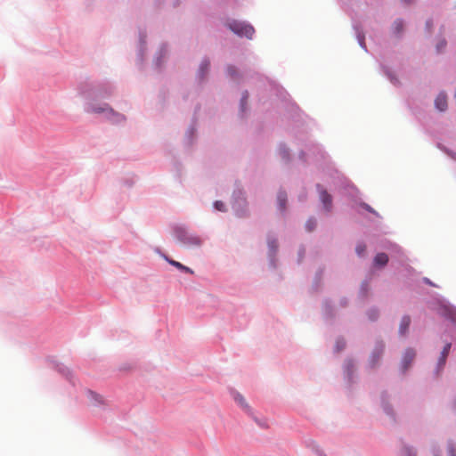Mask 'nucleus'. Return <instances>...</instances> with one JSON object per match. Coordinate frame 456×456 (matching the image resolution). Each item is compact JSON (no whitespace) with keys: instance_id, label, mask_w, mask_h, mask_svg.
I'll return each mask as SVG.
<instances>
[{"instance_id":"nucleus-20","label":"nucleus","mask_w":456,"mask_h":456,"mask_svg":"<svg viewBox=\"0 0 456 456\" xmlns=\"http://www.w3.org/2000/svg\"><path fill=\"white\" fill-rule=\"evenodd\" d=\"M228 73L232 77H234L237 73L236 68L232 66L228 67Z\"/></svg>"},{"instance_id":"nucleus-30","label":"nucleus","mask_w":456,"mask_h":456,"mask_svg":"<svg viewBox=\"0 0 456 456\" xmlns=\"http://www.w3.org/2000/svg\"><path fill=\"white\" fill-rule=\"evenodd\" d=\"M447 356H448L447 354H441V355H440V357H444V358H445V359H447Z\"/></svg>"},{"instance_id":"nucleus-3","label":"nucleus","mask_w":456,"mask_h":456,"mask_svg":"<svg viewBox=\"0 0 456 456\" xmlns=\"http://www.w3.org/2000/svg\"><path fill=\"white\" fill-rule=\"evenodd\" d=\"M227 26L233 33L240 37H246L248 39H251L255 33L254 28L245 22L232 20L228 22Z\"/></svg>"},{"instance_id":"nucleus-11","label":"nucleus","mask_w":456,"mask_h":456,"mask_svg":"<svg viewBox=\"0 0 456 456\" xmlns=\"http://www.w3.org/2000/svg\"><path fill=\"white\" fill-rule=\"evenodd\" d=\"M233 398L242 408L247 410L249 409L245 398L240 394L233 393Z\"/></svg>"},{"instance_id":"nucleus-4","label":"nucleus","mask_w":456,"mask_h":456,"mask_svg":"<svg viewBox=\"0 0 456 456\" xmlns=\"http://www.w3.org/2000/svg\"><path fill=\"white\" fill-rule=\"evenodd\" d=\"M415 356H416V352L413 349L408 348L405 351L403 360H402V368H403V371H405L411 366Z\"/></svg>"},{"instance_id":"nucleus-17","label":"nucleus","mask_w":456,"mask_h":456,"mask_svg":"<svg viewBox=\"0 0 456 456\" xmlns=\"http://www.w3.org/2000/svg\"><path fill=\"white\" fill-rule=\"evenodd\" d=\"M215 208L219 211H224V204L222 201H216L215 202Z\"/></svg>"},{"instance_id":"nucleus-25","label":"nucleus","mask_w":456,"mask_h":456,"mask_svg":"<svg viewBox=\"0 0 456 456\" xmlns=\"http://www.w3.org/2000/svg\"><path fill=\"white\" fill-rule=\"evenodd\" d=\"M449 452L451 456H455V449L452 446L449 448Z\"/></svg>"},{"instance_id":"nucleus-9","label":"nucleus","mask_w":456,"mask_h":456,"mask_svg":"<svg viewBox=\"0 0 456 456\" xmlns=\"http://www.w3.org/2000/svg\"><path fill=\"white\" fill-rule=\"evenodd\" d=\"M388 262V256L385 253H379L374 257V265L376 266H385Z\"/></svg>"},{"instance_id":"nucleus-16","label":"nucleus","mask_w":456,"mask_h":456,"mask_svg":"<svg viewBox=\"0 0 456 456\" xmlns=\"http://www.w3.org/2000/svg\"><path fill=\"white\" fill-rule=\"evenodd\" d=\"M316 226V222L315 220L314 219H309L306 224H305V227L307 229L308 232H312L314 231V229L315 228Z\"/></svg>"},{"instance_id":"nucleus-22","label":"nucleus","mask_w":456,"mask_h":456,"mask_svg":"<svg viewBox=\"0 0 456 456\" xmlns=\"http://www.w3.org/2000/svg\"><path fill=\"white\" fill-rule=\"evenodd\" d=\"M445 362H446V359L444 358V357H439V360H438V368L442 369L444 365H445Z\"/></svg>"},{"instance_id":"nucleus-33","label":"nucleus","mask_w":456,"mask_h":456,"mask_svg":"<svg viewBox=\"0 0 456 456\" xmlns=\"http://www.w3.org/2000/svg\"><path fill=\"white\" fill-rule=\"evenodd\" d=\"M262 427L268 428V426L266 424H263Z\"/></svg>"},{"instance_id":"nucleus-27","label":"nucleus","mask_w":456,"mask_h":456,"mask_svg":"<svg viewBox=\"0 0 456 456\" xmlns=\"http://www.w3.org/2000/svg\"><path fill=\"white\" fill-rule=\"evenodd\" d=\"M424 281H425L427 284H428V285L435 286V285L432 283V281H431L430 280H428V278H425V279H424Z\"/></svg>"},{"instance_id":"nucleus-15","label":"nucleus","mask_w":456,"mask_h":456,"mask_svg":"<svg viewBox=\"0 0 456 456\" xmlns=\"http://www.w3.org/2000/svg\"><path fill=\"white\" fill-rule=\"evenodd\" d=\"M355 250H356V253H357V255H358V256H363V255H364V252H365V250H366V246H365V244H363V243H359V244L356 246Z\"/></svg>"},{"instance_id":"nucleus-14","label":"nucleus","mask_w":456,"mask_h":456,"mask_svg":"<svg viewBox=\"0 0 456 456\" xmlns=\"http://www.w3.org/2000/svg\"><path fill=\"white\" fill-rule=\"evenodd\" d=\"M208 67H209V62L207 61H204L201 65H200V76H204L205 73L208 72Z\"/></svg>"},{"instance_id":"nucleus-29","label":"nucleus","mask_w":456,"mask_h":456,"mask_svg":"<svg viewBox=\"0 0 456 456\" xmlns=\"http://www.w3.org/2000/svg\"><path fill=\"white\" fill-rule=\"evenodd\" d=\"M445 46V42H442L441 45H438V48L440 47H444Z\"/></svg>"},{"instance_id":"nucleus-10","label":"nucleus","mask_w":456,"mask_h":456,"mask_svg":"<svg viewBox=\"0 0 456 456\" xmlns=\"http://www.w3.org/2000/svg\"><path fill=\"white\" fill-rule=\"evenodd\" d=\"M278 204L281 211L285 210L286 201H287V194L283 191L279 192L278 194Z\"/></svg>"},{"instance_id":"nucleus-7","label":"nucleus","mask_w":456,"mask_h":456,"mask_svg":"<svg viewBox=\"0 0 456 456\" xmlns=\"http://www.w3.org/2000/svg\"><path fill=\"white\" fill-rule=\"evenodd\" d=\"M410 324H411L410 316H408V315L403 316L401 320L400 326H399V333L402 336H404L407 333Z\"/></svg>"},{"instance_id":"nucleus-8","label":"nucleus","mask_w":456,"mask_h":456,"mask_svg":"<svg viewBox=\"0 0 456 456\" xmlns=\"http://www.w3.org/2000/svg\"><path fill=\"white\" fill-rule=\"evenodd\" d=\"M88 398L94 405H101L105 403L103 397L101 395L93 391L88 392Z\"/></svg>"},{"instance_id":"nucleus-19","label":"nucleus","mask_w":456,"mask_h":456,"mask_svg":"<svg viewBox=\"0 0 456 456\" xmlns=\"http://www.w3.org/2000/svg\"><path fill=\"white\" fill-rule=\"evenodd\" d=\"M368 314H369V318L370 320L374 321L377 319L379 313L376 310H371V311H370V313Z\"/></svg>"},{"instance_id":"nucleus-5","label":"nucleus","mask_w":456,"mask_h":456,"mask_svg":"<svg viewBox=\"0 0 456 456\" xmlns=\"http://www.w3.org/2000/svg\"><path fill=\"white\" fill-rule=\"evenodd\" d=\"M435 105L437 110L440 111H444L447 108V96L444 93H441L437 95L435 100Z\"/></svg>"},{"instance_id":"nucleus-21","label":"nucleus","mask_w":456,"mask_h":456,"mask_svg":"<svg viewBox=\"0 0 456 456\" xmlns=\"http://www.w3.org/2000/svg\"><path fill=\"white\" fill-rule=\"evenodd\" d=\"M248 97V92H245L242 95V98H241V108L242 110L244 109V105L246 104V102H247V99Z\"/></svg>"},{"instance_id":"nucleus-34","label":"nucleus","mask_w":456,"mask_h":456,"mask_svg":"<svg viewBox=\"0 0 456 456\" xmlns=\"http://www.w3.org/2000/svg\"><path fill=\"white\" fill-rule=\"evenodd\" d=\"M454 405H455V407H456V400H455Z\"/></svg>"},{"instance_id":"nucleus-32","label":"nucleus","mask_w":456,"mask_h":456,"mask_svg":"<svg viewBox=\"0 0 456 456\" xmlns=\"http://www.w3.org/2000/svg\"><path fill=\"white\" fill-rule=\"evenodd\" d=\"M452 313L449 314V317H452V314H453V311H451Z\"/></svg>"},{"instance_id":"nucleus-6","label":"nucleus","mask_w":456,"mask_h":456,"mask_svg":"<svg viewBox=\"0 0 456 456\" xmlns=\"http://www.w3.org/2000/svg\"><path fill=\"white\" fill-rule=\"evenodd\" d=\"M320 199L324 205L327 211H330L331 208V196L324 190L320 191Z\"/></svg>"},{"instance_id":"nucleus-24","label":"nucleus","mask_w":456,"mask_h":456,"mask_svg":"<svg viewBox=\"0 0 456 456\" xmlns=\"http://www.w3.org/2000/svg\"><path fill=\"white\" fill-rule=\"evenodd\" d=\"M362 207H363L367 211H369V212H370V213H375V211H374V210L371 208V207H370L368 204L363 203V204H362Z\"/></svg>"},{"instance_id":"nucleus-2","label":"nucleus","mask_w":456,"mask_h":456,"mask_svg":"<svg viewBox=\"0 0 456 456\" xmlns=\"http://www.w3.org/2000/svg\"><path fill=\"white\" fill-rule=\"evenodd\" d=\"M175 236L178 241L187 246H200L202 243L201 238L197 235L189 233L183 227L178 226L175 228Z\"/></svg>"},{"instance_id":"nucleus-12","label":"nucleus","mask_w":456,"mask_h":456,"mask_svg":"<svg viewBox=\"0 0 456 456\" xmlns=\"http://www.w3.org/2000/svg\"><path fill=\"white\" fill-rule=\"evenodd\" d=\"M168 263H169L170 265H172L175 266L176 268H178V269H180V270L183 271V272H186V273H191V274H192V273H193V271H192L191 268H189V267H187V266H185V265H182L181 263H179V262H177V261H175V260H168Z\"/></svg>"},{"instance_id":"nucleus-1","label":"nucleus","mask_w":456,"mask_h":456,"mask_svg":"<svg viewBox=\"0 0 456 456\" xmlns=\"http://www.w3.org/2000/svg\"><path fill=\"white\" fill-rule=\"evenodd\" d=\"M89 112H94L97 114H105L106 118L114 124H118L126 120V118L123 114L116 112L113 109L109 107L107 104L103 106H92L89 110Z\"/></svg>"},{"instance_id":"nucleus-31","label":"nucleus","mask_w":456,"mask_h":456,"mask_svg":"<svg viewBox=\"0 0 456 456\" xmlns=\"http://www.w3.org/2000/svg\"><path fill=\"white\" fill-rule=\"evenodd\" d=\"M403 1L408 4V3H410L411 0H403Z\"/></svg>"},{"instance_id":"nucleus-28","label":"nucleus","mask_w":456,"mask_h":456,"mask_svg":"<svg viewBox=\"0 0 456 456\" xmlns=\"http://www.w3.org/2000/svg\"><path fill=\"white\" fill-rule=\"evenodd\" d=\"M405 453H407V454H408V456H415V454H411V450H410V449H408V448H406V449H405Z\"/></svg>"},{"instance_id":"nucleus-23","label":"nucleus","mask_w":456,"mask_h":456,"mask_svg":"<svg viewBox=\"0 0 456 456\" xmlns=\"http://www.w3.org/2000/svg\"><path fill=\"white\" fill-rule=\"evenodd\" d=\"M281 155L282 156L283 159H287L289 152L286 149H281Z\"/></svg>"},{"instance_id":"nucleus-13","label":"nucleus","mask_w":456,"mask_h":456,"mask_svg":"<svg viewBox=\"0 0 456 456\" xmlns=\"http://www.w3.org/2000/svg\"><path fill=\"white\" fill-rule=\"evenodd\" d=\"M393 29L395 34H400L403 29V22L401 20H396L394 22Z\"/></svg>"},{"instance_id":"nucleus-26","label":"nucleus","mask_w":456,"mask_h":456,"mask_svg":"<svg viewBox=\"0 0 456 456\" xmlns=\"http://www.w3.org/2000/svg\"><path fill=\"white\" fill-rule=\"evenodd\" d=\"M269 245L272 248H277V244H276V241H270L269 242Z\"/></svg>"},{"instance_id":"nucleus-18","label":"nucleus","mask_w":456,"mask_h":456,"mask_svg":"<svg viewBox=\"0 0 456 456\" xmlns=\"http://www.w3.org/2000/svg\"><path fill=\"white\" fill-rule=\"evenodd\" d=\"M451 347H452V344L451 343H447L444 348H443V351L441 352L442 354H449L450 353V350H451Z\"/></svg>"}]
</instances>
